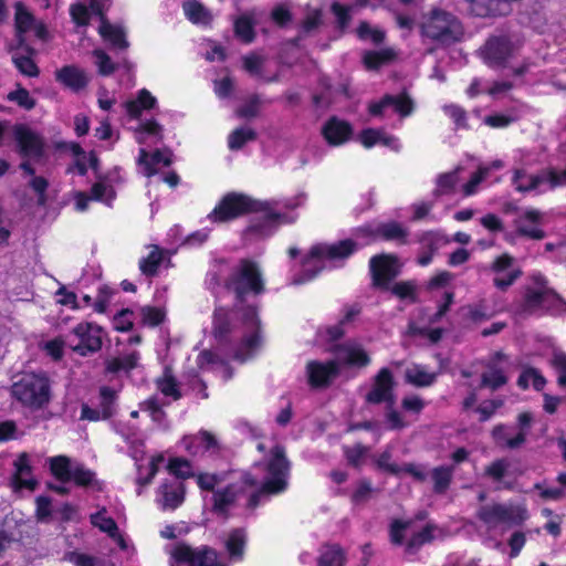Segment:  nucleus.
Here are the masks:
<instances>
[{"label": "nucleus", "instance_id": "obj_1", "mask_svg": "<svg viewBox=\"0 0 566 566\" xmlns=\"http://www.w3.org/2000/svg\"><path fill=\"white\" fill-rule=\"evenodd\" d=\"M252 211L264 212V216L262 220L253 221L247 231L261 237L271 234L279 223L291 222L286 216L274 212L271 202L253 200L245 195L234 192L224 196L208 217L214 222H224Z\"/></svg>", "mask_w": 566, "mask_h": 566}, {"label": "nucleus", "instance_id": "obj_2", "mask_svg": "<svg viewBox=\"0 0 566 566\" xmlns=\"http://www.w3.org/2000/svg\"><path fill=\"white\" fill-rule=\"evenodd\" d=\"M207 283L211 289L223 285L235 294L239 302H242L248 293L258 295L264 291L258 264L247 259L240 260L232 268L223 261L217 262L213 270L208 273Z\"/></svg>", "mask_w": 566, "mask_h": 566}, {"label": "nucleus", "instance_id": "obj_3", "mask_svg": "<svg viewBox=\"0 0 566 566\" xmlns=\"http://www.w3.org/2000/svg\"><path fill=\"white\" fill-rule=\"evenodd\" d=\"M419 27L423 39L440 46L457 43L461 41L464 34L459 18L442 8H432L423 13Z\"/></svg>", "mask_w": 566, "mask_h": 566}, {"label": "nucleus", "instance_id": "obj_4", "mask_svg": "<svg viewBox=\"0 0 566 566\" xmlns=\"http://www.w3.org/2000/svg\"><path fill=\"white\" fill-rule=\"evenodd\" d=\"M11 392L22 405L40 409L50 401V380L45 374L27 373L12 385Z\"/></svg>", "mask_w": 566, "mask_h": 566}, {"label": "nucleus", "instance_id": "obj_5", "mask_svg": "<svg viewBox=\"0 0 566 566\" xmlns=\"http://www.w3.org/2000/svg\"><path fill=\"white\" fill-rule=\"evenodd\" d=\"M356 250V244L353 240L346 239L333 244L319 243L311 249L308 256L304 263L305 273L311 272L306 279H295V284H301L306 280L313 279L322 266H318L325 261H338L349 256Z\"/></svg>", "mask_w": 566, "mask_h": 566}, {"label": "nucleus", "instance_id": "obj_6", "mask_svg": "<svg viewBox=\"0 0 566 566\" xmlns=\"http://www.w3.org/2000/svg\"><path fill=\"white\" fill-rule=\"evenodd\" d=\"M521 46L518 38L500 33L491 35L480 48L479 54L490 67H503Z\"/></svg>", "mask_w": 566, "mask_h": 566}, {"label": "nucleus", "instance_id": "obj_7", "mask_svg": "<svg viewBox=\"0 0 566 566\" xmlns=\"http://www.w3.org/2000/svg\"><path fill=\"white\" fill-rule=\"evenodd\" d=\"M103 329L90 322H81L65 336L66 345L81 356H87L102 348Z\"/></svg>", "mask_w": 566, "mask_h": 566}, {"label": "nucleus", "instance_id": "obj_8", "mask_svg": "<svg viewBox=\"0 0 566 566\" xmlns=\"http://www.w3.org/2000/svg\"><path fill=\"white\" fill-rule=\"evenodd\" d=\"M268 470L271 478L263 484L262 489L254 492L249 499V506L255 507L259 497L264 494H276L282 492L286 486V474L289 471V463L284 455V450L281 447H275L272 452V458L268 464Z\"/></svg>", "mask_w": 566, "mask_h": 566}, {"label": "nucleus", "instance_id": "obj_9", "mask_svg": "<svg viewBox=\"0 0 566 566\" xmlns=\"http://www.w3.org/2000/svg\"><path fill=\"white\" fill-rule=\"evenodd\" d=\"M170 566H226L218 560L217 552L208 546L193 548L179 543L170 551Z\"/></svg>", "mask_w": 566, "mask_h": 566}, {"label": "nucleus", "instance_id": "obj_10", "mask_svg": "<svg viewBox=\"0 0 566 566\" xmlns=\"http://www.w3.org/2000/svg\"><path fill=\"white\" fill-rule=\"evenodd\" d=\"M238 311L241 312L243 324L247 327V335L235 349L233 358L243 363L251 358L261 345L260 319L256 310L252 306L245 308L238 307Z\"/></svg>", "mask_w": 566, "mask_h": 566}, {"label": "nucleus", "instance_id": "obj_11", "mask_svg": "<svg viewBox=\"0 0 566 566\" xmlns=\"http://www.w3.org/2000/svg\"><path fill=\"white\" fill-rule=\"evenodd\" d=\"M431 532V526L416 532L411 521L395 520L390 524L389 536L394 545H402L406 543V551L411 554L432 538Z\"/></svg>", "mask_w": 566, "mask_h": 566}, {"label": "nucleus", "instance_id": "obj_12", "mask_svg": "<svg viewBox=\"0 0 566 566\" xmlns=\"http://www.w3.org/2000/svg\"><path fill=\"white\" fill-rule=\"evenodd\" d=\"M395 387L392 373L384 367L373 377L371 387L365 396V401L371 405L386 403L391 408L396 401Z\"/></svg>", "mask_w": 566, "mask_h": 566}, {"label": "nucleus", "instance_id": "obj_13", "mask_svg": "<svg viewBox=\"0 0 566 566\" xmlns=\"http://www.w3.org/2000/svg\"><path fill=\"white\" fill-rule=\"evenodd\" d=\"M14 9V27L20 46L24 45V34L28 32H33L38 39L44 41L48 39L45 25L41 21H38L23 3L17 2Z\"/></svg>", "mask_w": 566, "mask_h": 566}, {"label": "nucleus", "instance_id": "obj_14", "mask_svg": "<svg viewBox=\"0 0 566 566\" xmlns=\"http://www.w3.org/2000/svg\"><path fill=\"white\" fill-rule=\"evenodd\" d=\"M543 222V213L535 208H525L518 210V216L514 220L516 233L533 240H542L545 232L541 226Z\"/></svg>", "mask_w": 566, "mask_h": 566}, {"label": "nucleus", "instance_id": "obj_15", "mask_svg": "<svg viewBox=\"0 0 566 566\" xmlns=\"http://www.w3.org/2000/svg\"><path fill=\"white\" fill-rule=\"evenodd\" d=\"M243 485L255 488L258 485V481L249 474H245L240 484L233 483L224 489L217 490L213 495V510L220 515H226L239 495L243 492Z\"/></svg>", "mask_w": 566, "mask_h": 566}, {"label": "nucleus", "instance_id": "obj_16", "mask_svg": "<svg viewBox=\"0 0 566 566\" xmlns=\"http://www.w3.org/2000/svg\"><path fill=\"white\" fill-rule=\"evenodd\" d=\"M400 264L395 255L381 254L371 258L370 271L375 285L386 287L399 274Z\"/></svg>", "mask_w": 566, "mask_h": 566}, {"label": "nucleus", "instance_id": "obj_17", "mask_svg": "<svg viewBox=\"0 0 566 566\" xmlns=\"http://www.w3.org/2000/svg\"><path fill=\"white\" fill-rule=\"evenodd\" d=\"M332 352L336 355V361L348 366L366 367L371 359L361 344L355 340H347L336 345Z\"/></svg>", "mask_w": 566, "mask_h": 566}, {"label": "nucleus", "instance_id": "obj_18", "mask_svg": "<svg viewBox=\"0 0 566 566\" xmlns=\"http://www.w3.org/2000/svg\"><path fill=\"white\" fill-rule=\"evenodd\" d=\"M181 446L189 454L195 457L203 455L205 453L213 455L221 450V446L216 436L205 430L195 436L184 437Z\"/></svg>", "mask_w": 566, "mask_h": 566}, {"label": "nucleus", "instance_id": "obj_19", "mask_svg": "<svg viewBox=\"0 0 566 566\" xmlns=\"http://www.w3.org/2000/svg\"><path fill=\"white\" fill-rule=\"evenodd\" d=\"M513 262L514 258L504 253L491 264V271L496 274L493 284L501 291L509 289L522 274L520 269H512Z\"/></svg>", "mask_w": 566, "mask_h": 566}, {"label": "nucleus", "instance_id": "obj_20", "mask_svg": "<svg viewBox=\"0 0 566 566\" xmlns=\"http://www.w3.org/2000/svg\"><path fill=\"white\" fill-rule=\"evenodd\" d=\"M14 138L19 151L24 157L39 158L42 156L44 143L39 134L24 125L14 127Z\"/></svg>", "mask_w": 566, "mask_h": 566}, {"label": "nucleus", "instance_id": "obj_21", "mask_svg": "<svg viewBox=\"0 0 566 566\" xmlns=\"http://www.w3.org/2000/svg\"><path fill=\"white\" fill-rule=\"evenodd\" d=\"M505 356L502 353H496L486 364L485 370L481 376V387L496 390L507 382L504 368Z\"/></svg>", "mask_w": 566, "mask_h": 566}, {"label": "nucleus", "instance_id": "obj_22", "mask_svg": "<svg viewBox=\"0 0 566 566\" xmlns=\"http://www.w3.org/2000/svg\"><path fill=\"white\" fill-rule=\"evenodd\" d=\"M306 371L311 386L324 387L338 375V363L336 360L326 363L312 360L307 363Z\"/></svg>", "mask_w": 566, "mask_h": 566}, {"label": "nucleus", "instance_id": "obj_23", "mask_svg": "<svg viewBox=\"0 0 566 566\" xmlns=\"http://www.w3.org/2000/svg\"><path fill=\"white\" fill-rule=\"evenodd\" d=\"M172 159L168 150H156L151 154L140 148L138 156V165L146 177H150L159 172L163 168L170 166Z\"/></svg>", "mask_w": 566, "mask_h": 566}, {"label": "nucleus", "instance_id": "obj_24", "mask_svg": "<svg viewBox=\"0 0 566 566\" xmlns=\"http://www.w3.org/2000/svg\"><path fill=\"white\" fill-rule=\"evenodd\" d=\"M388 107H392L401 116H408L412 112L413 104L412 101L406 95H386L380 101L369 104V113L373 116H380Z\"/></svg>", "mask_w": 566, "mask_h": 566}, {"label": "nucleus", "instance_id": "obj_25", "mask_svg": "<svg viewBox=\"0 0 566 566\" xmlns=\"http://www.w3.org/2000/svg\"><path fill=\"white\" fill-rule=\"evenodd\" d=\"M185 486L178 479L163 483L158 490V503L164 510H175L184 501Z\"/></svg>", "mask_w": 566, "mask_h": 566}, {"label": "nucleus", "instance_id": "obj_26", "mask_svg": "<svg viewBox=\"0 0 566 566\" xmlns=\"http://www.w3.org/2000/svg\"><path fill=\"white\" fill-rule=\"evenodd\" d=\"M470 11L476 17L505 15L511 12L509 0H468Z\"/></svg>", "mask_w": 566, "mask_h": 566}, {"label": "nucleus", "instance_id": "obj_27", "mask_svg": "<svg viewBox=\"0 0 566 566\" xmlns=\"http://www.w3.org/2000/svg\"><path fill=\"white\" fill-rule=\"evenodd\" d=\"M55 80L75 92L84 88L88 83L86 73L75 65H66L55 71Z\"/></svg>", "mask_w": 566, "mask_h": 566}, {"label": "nucleus", "instance_id": "obj_28", "mask_svg": "<svg viewBox=\"0 0 566 566\" xmlns=\"http://www.w3.org/2000/svg\"><path fill=\"white\" fill-rule=\"evenodd\" d=\"M114 399L115 392L108 387H103L101 389V409H92L87 405H83L81 418L91 421H97L111 417L112 403Z\"/></svg>", "mask_w": 566, "mask_h": 566}, {"label": "nucleus", "instance_id": "obj_29", "mask_svg": "<svg viewBox=\"0 0 566 566\" xmlns=\"http://www.w3.org/2000/svg\"><path fill=\"white\" fill-rule=\"evenodd\" d=\"M322 133L329 145L338 146L348 140L352 127L348 123L333 117L323 126Z\"/></svg>", "mask_w": 566, "mask_h": 566}, {"label": "nucleus", "instance_id": "obj_30", "mask_svg": "<svg viewBox=\"0 0 566 566\" xmlns=\"http://www.w3.org/2000/svg\"><path fill=\"white\" fill-rule=\"evenodd\" d=\"M437 379V373H431L423 365L413 364L406 368L405 380L415 387H429Z\"/></svg>", "mask_w": 566, "mask_h": 566}, {"label": "nucleus", "instance_id": "obj_31", "mask_svg": "<svg viewBox=\"0 0 566 566\" xmlns=\"http://www.w3.org/2000/svg\"><path fill=\"white\" fill-rule=\"evenodd\" d=\"M359 140L366 148H370L376 144H381L395 150L399 149V143L395 136L386 135L384 132L377 129L369 128L363 130L359 135Z\"/></svg>", "mask_w": 566, "mask_h": 566}, {"label": "nucleus", "instance_id": "obj_32", "mask_svg": "<svg viewBox=\"0 0 566 566\" xmlns=\"http://www.w3.org/2000/svg\"><path fill=\"white\" fill-rule=\"evenodd\" d=\"M182 8L186 17L195 24L209 25L212 21L210 11L197 0L185 1Z\"/></svg>", "mask_w": 566, "mask_h": 566}, {"label": "nucleus", "instance_id": "obj_33", "mask_svg": "<svg viewBox=\"0 0 566 566\" xmlns=\"http://www.w3.org/2000/svg\"><path fill=\"white\" fill-rule=\"evenodd\" d=\"M376 234L387 241H395L399 244L407 242L408 230L399 222L390 221L381 223L376 230Z\"/></svg>", "mask_w": 566, "mask_h": 566}, {"label": "nucleus", "instance_id": "obj_34", "mask_svg": "<svg viewBox=\"0 0 566 566\" xmlns=\"http://www.w3.org/2000/svg\"><path fill=\"white\" fill-rule=\"evenodd\" d=\"M156 98L149 91L143 88L138 92L135 99L128 101L125 104L126 112L129 116L137 118L144 109H150L155 106Z\"/></svg>", "mask_w": 566, "mask_h": 566}, {"label": "nucleus", "instance_id": "obj_35", "mask_svg": "<svg viewBox=\"0 0 566 566\" xmlns=\"http://www.w3.org/2000/svg\"><path fill=\"white\" fill-rule=\"evenodd\" d=\"M495 443L503 448L515 449L525 442L526 433L520 431L516 436L511 437L505 426H496L492 431Z\"/></svg>", "mask_w": 566, "mask_h": 566}, {"label": "nucleus", "instance_id": "obj_36", "mask_svg": "<svg viewBox=\"0 0 566 566\" xmlns=\"http://www.w3.org/2000/svg\"><path fill=\"white\" fill-rule=\"evenodd\" d=\"M99 34L111 44L118 50L128 48V42L125 38V32L119 27L113 25L104 20L99 27Z\"/></svg>", "mask_w": 566, "mask_h": 566}, {"label": "nucleus", "instance_id": "obj_37", "mask_svg": "<svg viewBox=\"0 0 566 566\" xmlns=\"http://www.w3.org/2000/svg\"><path fill=\"white\" fill-rule=\"evenodd\" d=\"M15 465V474H14V483L18 488H34V480L31 478V467L29 462V458L27 454H21L17 461Z\"/></svg>", "mask_w": 566, "mask_h": 566}, {"label": "nucleus", "instance_id": "obj_38", "mask_svg": "<svg viewBox=\"0 0 566 566\" xmlns=\"http://www.w3.org/2000/svg\"><path fill=\"white\" fill-rule=\"evenodd\" d=\"M157 389L166 397L178 400L181 397L179 385L170 368H165L163 375L156 380Z\"/></svg>", "mask_w": 566, "mask_h": 566}, {"label": "nucleus", "instance_id": "obj_39", "mask_svg": "<svg viewBox=\"0 0 566 566\" xmlns=\"http://www.w3.org/2000/svg\"><path fill=\"white\" fill-rule=\"evenodd\" d=\"M502 524L509 527L520 525L528 517L526 509L521 504H502Z\"/></svg>", "mask_w": 566, "mask_h": 566}, {"label": "nucleus", "instance_id": "obj_40", "mask_svg": "<svg viewBox=\"0 0 566 566\" xmlns=\"http://www.w3.org/2000/svg\"><path fill=\"white\" fill-rule=\"evenodd\" d=\"M513 185L520 192L531 191L544 184V177L539 175H527L524 170H515L513 175Z\"/></svg>", "mask_w": 566, "mask_h": 566}, {"label": "nucleus", "instance_id": "obj_41", "mask_svg": "<svg viewBox=\"0 0 566 566\" xmlns=\"http://www.w3.org/2000/svg\"><path fill=\"white\" fill-rule=\"evenodd\" d=\"M253 15V12L244 13L234 20L235 35L245 43H250L254 39Z\"/></svg>", "mask_w": 566, "mask_h": 566}, {"label": "nucleus", "instance_id": "obj_42", "mask_svg": "<svg viewBox=\"0 0 566 566\" xmlns=\"http://www.w3.org/2000/svg\"><path fill=\"white\" fill-rule=\"evenodd\" d=\"M231 332V323L229 312L223 307H218L213 314L212 334L218 340H224Z\"/></svg>", "mask_w": 566, "mask_h": 566}, {"label": "nucleus", "instance_id": "obj_43", "mask_svg": "<svg viewBox=\"0 0 566 566\" xmlns=\"http://www.w3.org/2000/svg\"><path fill=\"white\" fill-rule=\"evenodd\" d=\"M502 504L485 505L482 506L478 512L479 518L490 530L496 528L499 525H502Z\"/></svg>", "mask_w": 566, "mask_h": 566}, {"label": "nucleus", "instance_id": "obj_44", "mask_svg": "<svg viewBox=\"0 0 566 566\" xmlns=\"http://www.w3.org/2000/svg\"><path fill=\"white\" fill-rule=\"evenodd\" d=\"M245 546V534L241 530L230 533L226 541V547L231 559L240 560L243 557Z\"/></svg>", "mask_w": 566, "mask_h": 566}, {"label": "nucleus", "instance_id": "obj_45", "mask_svg": "<svg viewBox=\"0 0 566 566\" xmlns=\"http://www.w3.org/2000/svg\"><path fill=\"white\" fill-rule=\"evenodd\" d=\"M345 563V554L337 545H326L322 548L318 558L319 566H343Z\"/></svg>", "mask_w": 566, "mask_h": 566}, {"label": "nucleus", "instance_id": "obj_46", "mask_svg": "<svg viewBox=\"0 0 566 566\" xmlns=\"http://www.w3.org/2000/svg\"><path fill=\"white\" fill-rule=\"evenodd\" d=\"M21 169H23L28 175L32 176L31 180L29 181V186L36 192L38 202L40 205H44L46 202L45 191L49 186L48 180L41 176H34V169L28 161L21 164Z\"/></svg>", "mask_w": 566, "mask_h": 566}, {"label": "nucleus", "instance_id": "obj_47", "mask_svg": "<svg viewBox=\"0 0 566 566\" xmlns=\"http://www.w3.org/2000/svg\"><path fill=\"white\" fill-rule=\"evenodd\" d=\"M52 473L62 482L71 481L73 467L71 460L65 455H57L50 459Z\"/></svg>", "mask_w": 566, "mask_h": 566}, {"label": "nucleus", "instance_id": "obj_48", "mask_svg": "<svg viewBox=\"0 0 566 566\" xmlns=\"http://www.w3.org/2000/svg\"><path fill=\"white\" fill-rule=\"evenodd\" d=\"M256 138V133L250 127H240L234 129L228 137V146L231 150L242 148L248 142Z\"/></svg>", "mask_w": 566, "mask_h": 566}, {"label": "nucleus", "instance_id": "obj_49", "mask_svg": "<svg viewBox=\"0 0 566 566\" xmlns=\"http://www.w3.org/2000/svg\"><path fill=\"white\" fill-rule=\"evenodd\" d=\"M442 239L437 235L429 233L423 237L422 242L424 245V250L418 258V263L422 266L430 264L432 261L433 254L438 251Z\"/></svg>", "mask_w": 566, "mask_h": 566}, {"label": "nucleus", "instance_id": "obj_50", "mask_svg": "<svg viewBox=\"0 0 566 566\" xmlns=\"http://www.w3.org/2000/svg\"><path fill=\"white\" fill-rule=\"evenodd\" d=\"M91 523L102 532L107 533L109 536H117V524L112 517L106 515V510L104 507L97 513L91 515Z\"/></svg>", "mask_w": 566, "mask_h": 566}, {"label": "nucleus", "instance_id": "obj_51", "mask_svg": "<svg viewBox=\"0 0 566 566\" xmlns=\"http://www.w3.org/2000/svg\"><path fill=\"white\" fill-rule=\"evenodd\" d=\"M150 138H154V143L161 139V127L156 122H148L136 132V140L139 144H147Z\"/></svg>", "mask_w": 566, "mask_h": 566}, {"label": "nucleus", "instance_id": "obj_52", "mask_svg": "<svg viewBox=\"0 0 566 566\" xmlns=\"http://www.w3.org/2000/svg\"><path fill=\"white\" fill-rule=\"evenodd\" d=\"M459 170L460 168H457L453 171L441 174L437 178V188L434 190V195L440 196L451 192L459 181Z\"/></svg>", "mask_w": 566, "mask_h": 566}, {"label": "nucleus", "instance_id": "obj_53", "mask_svg": "<svg viewBox=\"0 0 566 566\" xmlns=\"http://www.w3.org/2000/svg\"><path fill=\"white\" fill-rule=\"evenodd\" d=\"M452 469L439 467L432 471L433 489L437 493H443L450 485Z\"/></svg>", "mask_w": 566, "mask_h": 566}, {"label": "nucleus", "instance_id": "obj_54", "mask_svg": "<svg viewBox=\"0 0 566 566\" xmlns=\"http://www.w3.org/2000/svg\"><path fill=\"white\" fill-rule=\"evenodd\" d=\"M139 354L133 352L124 357L114 358L107 364L108 371L116 373L119 370H130L137 366Z\"/></svg>", "mask_w": 566, "mask_h": 566}, {"label": "nucleus", "instance_id": "obj_55", "mask_svg": "<svg viewBox=\"0 0 566 566\" xmlns=\"http://www.w3.org/2000/svg\"><path fill=\"white\" fill-rule=\"evenodd\" d=\"M161 251L157 247H154L153 250L149 252L148 256L140 260V271L146 275H154L158 269V265L161 262Z\"/></svg>", "mask_w": 566, "mask_h": 566}, {"label": "nucleus", "instance_id": "obj_56", "mask_svg": "<svg viewBox=\"0 0 566 566\" xmlns=\"http://www.w3.org/2000/svg\"><path fill=\"white\" fill-rule=\"evenodd\" d=\"M544 377L533 368L526 369L517 380V384L522 388H527L530 385H532L536 390H542L545 385Z\"/></svg>", "mask_w": 566, "mask_h": 566}, {"label": "nucleus", "instance_id": "obj_57", "mask_svg": "<svg viewBox=\"0 0 566 566\" xmlns=\"http://www.w3.org/2000/svg\"><path fill=\"white\" fill-rule=\"evenodd\" d=\"M391 59L392 52L390 50L373 51L364 55V63L367 69L376 70Z\"/></svg>", "mask_w": 566, "mask_h": 566}, {"label": "nucleus", "instance_id": "obj_58", "mask_svg": "<svg viewBox=\"0 0 566 566\" xmlns=\"http://www.w3.org/2000/svg\"><path fill=\"white\" fill-rule=\"evenodd\" d=\"M495 311L491 310L485 300L479 301L476 304H472L468 306V315L470 319L474 322H480L483 319L490 318Z\"/></svg>", "mask_w": 566, "mask_h": 566}, {"label": "nucleus", "instance_id": "obj_59", "mask_svg": "<svg viewBox=\"0 0 566 566\" xmlns=\"http://www.w3.org/2000/svg\"><path fill=\"white\" fill-rule=\"evenodd\" d=\"M71 480H73L77 485L87 486L93 484L95 473L83 465H75L72 470Z\"/></svg>", "mask_w": 566, "mask_h": 566}, {"label": "nucleus", "instance_id": "obj_60", "mask_svg": "<svg viewBox=\"0 0 566 566\" xmlns=\"http://www.w3.org/2000/svg\"><path fill=\"white\" fill-rule=\"evenodd\" d=\"M375 489L371 486L369 481L363 480L357 484L355 492L353 493V502L355 504H364L371 499Z\"/></svg>", "mask_w": 566, "mask_h": 566}, {"label": "nucleus", "instance_id": "obj_61", "mask_svg": "<svg viewBox=\"0 0 566 566\" xmlns=\"http://www.w3.org/2000/svg\"><path fill=\"white\" fill-rule=\"evenodd\" d=\"M551 294L549 290H527L525 294V306L528 310H533L543 304L545 298Z\"/></svg>", "mask_w": 566, "mask_h": 566}, {"label": "nucleus", "instance_id": "obj_62", "mask_svg": "<svg viewBox=\"0 0 566 566\" xmlns=\"http://www.w3.org/2000/svg\"><path fill=\"white\" fill-rule=\"evenodd\" d=\"M13 62H14L15 66L18 67V70L28 76H36L39 73V70H38L35 63L32 61V59L30 56L14 55Z\"/></svg>", "mask_w": 566, "mask_h": 566}, {"label": "nucleus", "instance_id": "obj_63", "mask_svg": "<svg viewBox=\"0 0 566 566\" xmlns=\"http://www.w3.org/2000/svg\"><path fill=\"white\" fill-rule=\"evenodd\" d=\"M357 35L361 40H370L374 43H379L384 39V33L378 29H373L367 22L359 24Z\"/></svg>", "mask_w": 566, "mask_h": 566}, {"label": "nucleus", "instance_id": "obj_64", "mask_svg": "<svg viewBox=\"0 0 566 566\" xmlns=\"http://www.w3.org/2000/svg\"><path fill=\"white\" fill-rule=\"evenodd\" d=\"M96 61V65L98 67V72L102 75H109L115 71V65L111 61L109 56L102 50H95L93 52Z\"/></svg>", "mask_w": 566, "mask_h": 566}]
</instances>
